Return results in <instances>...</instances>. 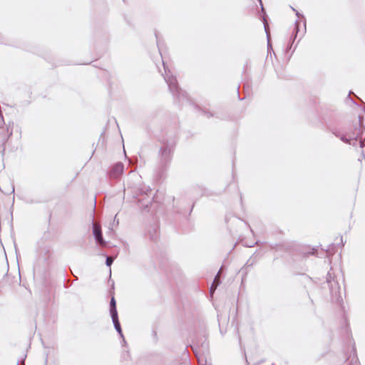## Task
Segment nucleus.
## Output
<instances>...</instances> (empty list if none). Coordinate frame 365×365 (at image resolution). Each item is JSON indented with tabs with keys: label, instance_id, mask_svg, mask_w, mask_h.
I'll use <instances>...</instances> for the list:
<instances>
[{
	"label": "nucleus",
	"instance_id": "nucleus-1",
	"mask_svg": "<svg viewBox=\"0 0 365 365\" xmlns=\"http://www.w3.org/2000/svg\"><path fill=\"white\" fill-rule=\"evenodd\" d=\"M161 146L158 152L159 157V175L161 178L163 172L166 170L172 160L176 142L173 138H163L160 140Z\"/></svg>",
	"mask_w": 365,
	"mask_h": 365
},
{
	"label": "nucleus",
	"instance_id": "nucleus-2",
	"mask_svg": "<svg viewBox=\"0 0 365 365\" xmlns=\"http://www.w3.org/2000/svg\"><path fill=\"white\" fill-rule=\"evenodd\" d=\"M162 61L165 71L164 79L168 84L170 92L173 96L174 102L178 105H183L185 103H188L190 100L187 93L179 86L176 77L173 76H170L167 74L165 64L163 58Z\"/></svg>",
	"mask_w": 365,
	"mask_h": 365
},
{
	"label": "nucleus",
	"instance_id": "nucleus-3",
	"mask_svg": "<svg viewBox=\"0 0 365 365\" xmlns=\"http://www.w3.org/2000/svg\"><path fill=\"white\" fill-rule=\"evenodd\" d=\"M153 200V196H152V190H147L145 192L142 191L138 197H137L138 204L140 208L145 211L148 212L150 205Z\"/></svg>",
	"mask_w": 365,
	"mask_h": 365
},
{
	"label": "nucleus",
	"instance_id": "nucleus-4",
	"mask_svg": "<svg viewBox=\"0 0 365 365\" xmlns=\"http://www.w3.org/2000/svg\"><path fill=\"white\" fill-rule=\"evenodd\" d=\"M123 171V163L118 162L110 168L107 173V175L110 180H118L122 176Z\"/></svg>",
	"mask_w": 365,
	"mask_h": 365
},
{
	"label": "nucleus",
	"instance_id": "nucleus-5",
	"mask_svg": "<svg viewBox=\"0 0 365 365\" xmlns=\"http://www.w3.org/2000/svg\"><path fill=\"white\" fill-rule=\"evenodd\" d=\"M358 124L360 128L359 131L357 134H353L351 136H349L348 138H352L351 143L350 144L352 146H356L358 144V140L361 138L365 132V124L364 123V116L359 115Z\"/></svg>",
	"mask_w": 365,
	"mask_h": 365
},
{
	"label": "nucleus",
	"instance_id": "nucleus-6",
	"mask_svg": "<svg viewBox=\"0 0 365 365\" xmlns=\"http://www.w3.org/2000/svg\"><path fill=\"white\" fill-rule=\"evenodd\" d=\"M146 237L151 241L155 242L159 238V225L157 222L150 225L146 230Z\"/></svg>",
	"mask_w": 365,
	"mask_h": 365
},
{
	"label": "nucleus",
	"instance_id": "nucleus-7",
	"mask_svg": "<svg viewBox=\"0 0 365 365\" xmlns=\"http://www.w3.org/2000/svg\"><path fill=\"white\" fill-rule=\"evenodd\" d=\"M239 89L240 86H238L237 88V96L240 101H242L250 96L252 91L251 82L247 81L243 83L242 91L245 95L243 98L240 97Z\"/></svg>",
	"mask_w": 365,
	"mask_h": 365
},
{
	"label": "nucleus",
	"instance_id": "nucleus-8",
	"mask_svg": "<svg viewBox=\"0 0 365 365\" xmlns=\"http://www.w3.org/2000/svg\"><path fill=\"white\" fill-rule=\"evenodd\" d=\"M110 317H111V319H112V322H113V324L115 331L118 332V334H119L120 338H122V339H123V346H124L125 344H126V341H125L124 335L123 334L121 325H120V321L118 319V315H116V317L112 316Z\"/></svg>",
	"mask_w": 365,
	"mask_h": 365
},
{
	"label": "nucleus",
	"instance_id": "nucleus-9",
	"mask_svg": "<svg viewBox=\"0 0 365 365\" xmlns=\"http://www.w3.org/2000/svg\"><path fill=\"white\" fill-rule=\"evenodd\" d=\"M93 234L97 244H101L105 246L107 245V242L103 239L101 228L93 226Z\"/></svg>",
	"mask_w": 365,
	"mask_h": 365
},
{
	"label": "nucleus",
	"instance_id": "nucleus-10",
	"mask_svg": "<svg viewBox=\"0 0 365 365\" xmlns=\"http://www.w3.org/2000/svg\"><path fill=\"white\" fill-rule=\"evenodd\" d=\"M257 262V260L255 257H251L245 263V266L241 269L240 272L242 274V277L247 274V272L250 271V268L253 267V265Z\"/></svg>",
	"mask_w": 365,
	"mask_h": 365
},
{
	"label": "nucleus",
	"instance_id": "nucleus-11",
	"mask_svg": "<svg viewBox=\"0 0 365 365\" xmlns=\"http://www.w3.org/2000/svg\"><path fill=\"white\" fill-rule=\"evenodd\" d=\"M353 355L349 356L342 365H360L355 348H353Z\"/></svg>",
	"mask_w": 365,
	"mask_h": 365
},
{
	"label": "nucleus",
	"instance_id": "nucleus-12",
	"mask_svg": "<svg viewBox=\"0 0 365 365\" xmlns=\"http://www.w3.org/2000/svg\"><path fill=\"white\" fill-rule=\"evenodd\" d=\"M330 131L337 138H339L342 142L346 144H351L352 138H348V137L345 134L341 133L336 129H331Z\"/></svg>",
	"mask_w": 365,
	"mask_h": 365
},
{
	"label": "nucleus",
	"instance_id": "nucleus-13",
	"mask_svg": "<svg viewBox=\"0 0 365 365\" xmlns=\"http://www.w3.org/2000/svg\"><path fill=\"white\" fill-rule=\"evenodd\" d=\"M109 312L110 317H116L118 314L117 307H116V301L113 295L111 296L109 304Z\"/></svg>",
	"mask_w": 365,
	"mask_h": 365
},
{
	"label": "nucleus",
	"instance_id": "nucleus-14",
	"mask_svg": "<svg viewBox=\"0 0 365 365\" xmlns=\"http://www.w3.org/2000/svg\"><path fill=\"white\" fill-rule=\"evenodd\" d=\"M263 23H264V31L266 32V35H267V51L270 54H271V51H272L273 54L275 56V53L274 52V51L272 49V46L269 42V34L267 30V26H268L267 24V22H263Z\"/></svg>",
	"mask_w": 365,
	"mask_h": 365
},
{
	"label": "nucleus",
	"instance_id": "nucleus-15",
	"mask_svg": "<svg viewBox=\"0 0 365 365\" xmlns=\"http://www.w3.org/2000/svg\"><path fill=\"white\" fill-rule=\"evenodd\" d=\"M11 135H12V130L9 131V128H7V135H4L1 140V145L3 147L2 155H4L6 143L7 140H9V138H10V136H11Z\"/></svg>",
	"mask_w": 365,
	"mask_h": 365
},
{
	"label": "nucleus",
	"instance_id": "nucleus-16",
	"mask_svg": "<svg viewBox=\"0 0 365 365\" xmlns=\"http://www.w3.org/2000/svg\"><path fill=\"white\" fill-rule=\"evenodd\" d=\"M333 279H334V277H332L331 274L330 273V272H328L327 275V282L329 285L330 292L331 294H334V288L332 287Z\"/></svg>",
	"mask_w": 365,
	"mask_h": 365
},
{
	"label": "nucleus",
	"instance_id": "nucleus-17",
	"mask_svg": "<svg viewBox=\"0 0 365 365\" xmlns=\"http://www.w3.org/2000/svg\"><path fill=\"white\" fill-rule=\"evenodd\" d=\"M292 9H293V11H295V14H296V16H297L298 17L299 16H302L303 19H304V23H303V26H304V31H302V36L299 38V39L298 40V42L299 43L301 40V38H302V36L304 35V34L306 33V20L304 19V16L301 14L298 11H297L296 9H294L293 7H292Z\"/></svg>",
	"mask_w": 365,
	"mask_h": 365
},
{
	"label": "nucleus",
	"instance_id": "nucleus-18",
	"mask_svg": "<svg viewBox=\"0 0 365 365\" xmlns=\"http://www.w3.org/2000/svg\"><path fill=\"white\" fill-rule=\"evenodd\" d=\"M257 1L259 3V5L261 6V11H262V14L260 16V19L263 22H266V19L267 18V14L265 12L264 6H263L262 1V0H257Z\"/></svg>",
	"mask_w": 365,
	"mask_h": 365
},
{
	"label": "nucleus",
	"instance_id": "nucleus-19",
	"mask_svg": "<svg viewBox=\"0 0 365 365\" xmlns=\"http://www.w3.org/2000/svg\"><path fill=\"white\" fill-rule=\"evenodd\" d=\"M299 31H300V22L298 20H297L295 21L294 27V29L292 31V33L294 34L298 35Z\"/></svg>",
	"mask_w": 365,
	"mask_h": 365
},
{
	"label": "nucleus",
	"instance_id": "nucleus-20",
	"mask_svg": "<svg viewBox=\"0 0 365 365\" xmlns=\"http://www.w3.org/2000/svg\"><path fill=\"white\" fill-rule=\"evenodd\" d=\"M203 113L207 118L215 117V118H217L220 119H224L223 118L220 117L217 113H212L210 111H205V110H203Z\"/></svg>",
	"mask_w": 365,
	"mask_h": 365
},
{
	"label": "nucleus",
	"instance_id": "nucleus-21",
	"mask_svg": "<svg viewBox=\"0 0 365 365\" xmlns=\"http://www.w3.org/2000/svg\"><path fill=\"white\" fill-rule=\"evenodd\" d=\"M113 261H114V258H112L106 255V264L107 267H110V266L113 263Z\"/></svg>",
	"mask_w": 365,
	"mask_h": 365
},
{
	"label": "nucleus",
	"instance_id": "nucleus-22",
	"mask_svg": "<svg viewBox=\"0 0 365 365\" xmlns=\"http://www.w3.org/2000/svg\"><path fill=\"white\" fill-rule=\"evenodd\" d=\"M332 287L334 288V292H339V284L334 279H333V281H332Z\"/></svg>",
	"mask_w": 365,
	"mask_h": 365
},
{
	"label": "nucleus",
	"instance_id": "nucleus-23",
	"mask_svg": "<svg viewBox=\"0 0 365 365\" xmlns=\"http://www.w3.org/2000/svg\"><path fill=\"white\" fill-rule=\"evenodd\" d=\"M297 36L298 35L292 33V35H291L290 38H289L290 43H294L295 40H296V38H297Z\"/></svg>",
	"mask_w": 365,
	"mask_h": 365
},
{
	"label": "nucleus",
	"instance_id": "nucleus-24",
	"mask_svg": "<svg viewBox=\"0 0 365 365\" xmlns=\"http://www.w3.org/2000/svg\"><path fill=\"white\" fill-rule=\"evenodd\" d=\"M155 38H156V42H157V46H158V48L159 53L162 56L161 52H160V46H159V39H158V35L157 31H155Z\"/></svg>",
	"mask_w": 365,
	"mask_h": 365
},
{
	"label": "nucleus",
	"instance_id": "nucleus-25",
	"mask_svg": "<svg viewBox=\"0 0 365 365\" xmlns=\"http://www.w3.org/2000/svg\"><path fill=\"white\" fill-rule=\"evenodd\" d=\"M14 191H15L14 185V184H11V188L8 190V192H7V194H8V195H9V194H14Z\"/></svg>",
	"mask_w": 365,
	"mask_h": 365
},
{
	"label": "nucleus",
	"instance_id": "nucleus-26",
	"mask_svg": "<svg viewBox=\"0 0 365 365\" xmlns=\"http://www.w3.org/2000/svg\"><path fill=\"white\" fill-rule=\"evenodd\" d=\"M26 203L28 204H34V203H41L40 200H26Z\"/></svg>",
	"mask_w": 365,
	"mask_h": 365
},
{
	"label": "nucleus",
	"instance_id": "nucleus-27",
	"mask_svg": "<svg viewBox=\"0 0 365 365\" xmlns=\"http://www.w3.org/2000/svg\"><path fill=\"white\" fill-rule=\"evenodd\" d=\"M307 297L310 301V303L312 304V305L314 307V300L310 296V294L308 291H307Z\"/></svg>",
	"mask_w": 365,
	"mask_h": 365
},
{
	"label": "nucleus",
	"instance_id": "nucleus-28",
	"mask_svg": "<svg viewBox=\"0 0 365 365\" xmlns=\"http://www.w3.org/2000/svg\"><path fill=\"white\" fill-rule=\"evenodd\" d=\"M292 45H293V43H290V41H289V43H288L287 46L286 48V52L287 53H288L291 50V48L292 47Z\"/></svg>",
	"mask_w": 365,
	"mask_h": 365
},
{
	"label": "nucleus",
	"instance_id": "nucleus-29",
	"mask_svg": "<svg viewBox=\"0 0 365 365\" xmlns=\"http://www.w3.org/2000/svg\"><path fill=\"white\" fill-rule=\"evenodd\" d=\"M119 223V220L118 219H117V215L114 217L113 218V225H118Z\"/></svg>",
	"mask_w": 365,
	"mask_h": 365
},
{
	"label": "nucleus",
	"instance_id": "nucleus-30",
	"mask_svg": "<svg viewBox=\"0 0 365 365\" xmlns=\"http://www.w3.org/2000/svg\"><path fill=\"white\" fill-rule=\"evenodd\" d=\"M359 144L360 148H363L364 145V142H363V141H361V140H360V141L359 142Z\"/></svg>",
	"mask_w": 365,
	"mask_h": 365
},
{
	"label": "nucleus",
	"instance_id": "nucleus-31",
	"mask_svg": "<svg viewBox=\"0 0 365 365\" xmlns=\"http://www.w3.org/2000/svg\"><path fill=\"white\" fill-rule=\"evenodd\" d=\"M245 224H246V225L250 227V231L252 232H253V230H252V229L250 227V225H249L247 222H246L245 221Z\"/></svg>",
	"mask_w": 365,
	"mask_h": 365
},
{
	"label": "nucleus",
	"instance_id": "nucleus-32",
	"mask_svg": "<svg viewBox=\"0 0 365 365\" xmlns=\"http://www.w3.org/2000/svg\"><path fill=\"white\" fill-rule=\"evenodd\" d=\"M192 209H193V205H192L190 210V212H189V215L191 213V212L192 211Z\"/></svg>",
	"mask_w": 365,
	"mask_h": 365
},
{
	"label": "nucleus",
	"instance_id": "nucleus-33",
	"mask_svg": "<svg viewBox=\"0 0 365 365\" xmlns=\"http://www.w3.org/2000/svg\"><path fill=\"white\" fill-rule=\"evenodd\" d=\"M307 279H308V281H309V282H312V278H310V277H307Z\"/></svg>",
	"mask_w": 365,
	"mask_h": 365
},
{
	"label": "nucleus",
	"instance_id": "nucleus-34",
	"mask_svg": "<svg viewBox=\"0 0 365 365\" xmlns=\"http://www.w3.org/2000/svg\"><path fill=\"white\" fill-rule=\"evenodd\" d=\"M297 43L296 44V46H294V50L292 51V52L291 55L293 53L294 51V50H295V48H297Z\"/></svg>",
	"mask_w": 365,
	"mask_h": 365
},
{
	"label": "nucleus",
	"instance_id": "nucleus-35",
	"mask_svg": "<svg viewBox=\"0 0 365 365\" xmlns=\"http://www.w3.org/2000/svg\"><path fill=\"white\" fill-rule=\"evenodd\" d=\"M240 200H241V202H242V194H240Z\"/></svg>",
	"mask_w": 365,
	"mask_h": 365
},
{
	"label": "nucleus",
	"instance_id": "nucleus-36",
	"mask_svg": "<svg viewBox=\"0 0 365 365\" xmlns=\"http://www.w3.org/2000/svg\"><path fill=\"white\" fill-rule=\"evenodd\" d=\"M153 334H154L155 336H156L157 333H156V331H153Z\"/></svg>",
	"mask_w": 365,
	"mask_h": 365
},
{
	"label": "nucleus",
	"instance_id": "nucleus-37",
	"mask_svg": "<svg viewBox=\"0 0 365 365\" xmlns=\"http://www.w3.org/2000/svg\"><path fill=\"white\" fill-rule=\"evenodd\" d=\"M16 365H19V361L16 362Z\"/></svg>",
	"mask_w": 365,
	"mask_h": 365
},
{
	"label": "nucleus",
	"instance_id": "nucleus-38",
	"mask_svg": "<svg viewBox=\"0 0 365 365\" xmlns=\"http://www.w3.org/2000/svg\"><path fill=\"white\" fill-rule=\"evenodd\" d=\"M46 362H47V359H46V365H47Z\"/></svg>",
	"mask_w": 365,
	"mask_h": 365
},
{
	"label": "nucleus",
	"instance_id": "nucleus-39",
	"mask_svg": "<svg viewBox=\"0 0 365 365\" xmlns=\"http://www.w3.org/2000/svg\"><path fill=\"white\" fill-rule=\"evenodd\" d=\"M272 365H274V364H272Z\"/></svg>",
	"mask_w": 365,
	"mask_h": 365
}]
</instances>
